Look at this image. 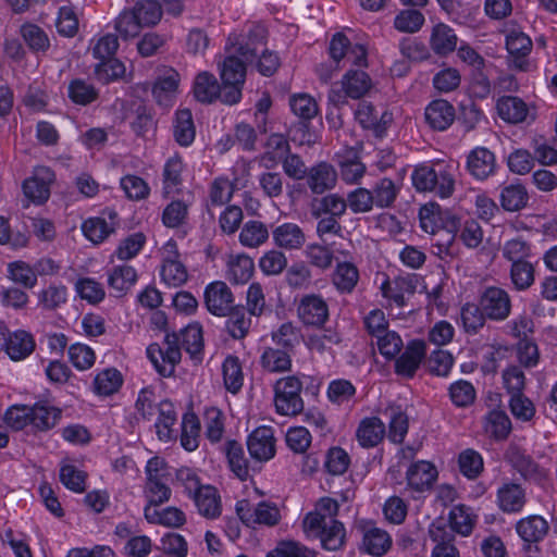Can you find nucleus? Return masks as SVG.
Listing matches in <instances>:
<instances>
[{
  "mask_svg": "<svg viewBox=\"0 0 557 557\" xmlns=\"http://www.w3.org/2000/svg\"><path fill=\"white\" fill-rule=\"evenodd\" d=\"M482 307L475 304H466L461 308L460 318L462 325L468 333H475L484 325L485 317Z\"/></svg>",
  "mask_w": 557,
  "mask_h": 557,
  "instance_id": "64",
  "label": "nucleus"
},
{
  "mask_svg": "<svg viewBox=\"0 0 557 557\" xmlns=\"http://www.w3.org/2000/svg\"><path fill=\"white\" fill-rule=\"evenodd\" d=\"M274 431L270 426H259L248 436L247 448L257 461H268L275 455Z\"/></svg>",
  "mask_w": 557,
  "mask_h": 557,
  "instance_id": "8",
  "label": "nucleus"
},
{
  "mask_svg": "<svg viewBox=\"0 0 557 557\" xmlns=\"http://www.w3.org/2000/svg\"><path fill=\"white\" fill-rule=\"evenodd\" d=\"M302 382L296 375L277 380L274 384V405L276 412L282 416H297L304 409L300 396Z\"/></svg>",
  "mask_w": 557,
  "mask_h": 557,
  "instance_id": "5",
  "label": "nucleus"
},
{
  "mask_svg": "<svg viewBox=\"0 0 557 557\" xmlns=\"http://www.w3.org/2000/svg\"><path fill=\"white\" fill-rule=\"evenodd\" d=\"M0 341H4L5 351L12 360L25 359L35 349L33 336L25 331H17L5 337L0 334Z\"/></svg>",
  "mask_w": 557,
  "mask_h": 557,
  "instance_id": "23",
  "label": "nucleus"
},
{
  "mask_svg": "<svg viewBox=\"0 0 557 557\" xmlns=\"http://www.w3.org/2000/svg\"><path fill=\"white\" fill-rule=\"evenodd\" d=\"M137 281V273L131 265L114 267L108 276V285L116 296L124 295Z\"/></svg>",
  "mask_w": 557,
  "mask_h": 557,
  "instance_id": "36",
  "label": "nucleus"
},
{
  "mask_svg": "<svg viewBox=\"0 0 557 557\" xmlns=\"http://www.w3.org/2000/svg\"><path fill=\"white\" fill-rule=\"evenodd\" d=\"M497 112L504 121L518 124L525 121L529 109L522 99L513 96H507L498 99Z\"/></svg>",
  "mask_w": 557,
  "mask_h": 557,
  "instance_id": "31",
  "label": "nucleus"
},
{
  "mask_svg": "<svg viewBox=\"0 0 557 557\" xmlns=\"http://www.w3.org/2000/svg\"><path fill=\"white\" fill-rule=\"evenodd\" d=\"M425 364L430 373L447 376L453 368L454 358L448 351L436 349L430 354Z\"/></svg>",
  "mask_w": 557,
  "mask_h": 557,
  "instance_id": "59",
  "label": "nucleus"
},
{
  "mask_svg": "<svg viewBox=\"0 0 557 557\" xmlns=\"http://www.w3.org/2000/svg\"><path fill=\"white\" fill-rule=\"evenodd\" d=\"M181 343L193 358H196L203 348L202 329L199 324H189L181 334H168L164 339V347L159 344H151L147 348V356L153 363L156 370L164 377L174 374L176 364L181 361Z\"/></svg>",
  "mask_w": 557,
  "mask_h": 557,
  "instance_id": "1",
  "label": "nucleus"
},
{
  "mask_svg": "<svg viewBox=\"0 0 557 557\" xmlns=\"http://www.w3.org/2000/svg\"><path fill=\"white\" fill-rule=\"evenodd\" d=\"M224 384L231 393H237L243 386V372L239 359L228 356L222 366Z\"/></svg>",
  "mask_w": 557,
  "mask_h": 557,
  "instance_id": "54",
  "label": "nucleus"
},
{
  "mask_svg": "<svg viewBox=\"0 0 557 557\" xmlns=\"http://www.w3.org/2000/svg\"><path fill=\"white\" fill-rule=\"evenodd\" d=\"M227 315L226 329L228 334L235 339L246 337L251 326L252 315L247 314L244 306H234Z\"/></svg>",
  "mask_w": 557,
  "mask_h": 557,
  "instance_id": "40",
  "label": "nucleus"
},
{
  "mask_svg": "<svg viewBox=\"0 0 557 557\" xmlns=\"http://www.w3.org/2000/svg\"><path fill=\"white\" fill-rule=\"evenodd\" d=\"M114 28L123 39L136 37L140 30L137 16L132 8L124 9L114 21Z\"/></svg>",
  "mask_w": 557,
  "mask_h": 557,
  "instance_id": "55",
  "label": "nucleus"
},
{
  "mask_svg": "<svg viewBox=\"0 0 557 557\" xmlns=\"http://www.w3.org/2000/svg\"><path fill=\"white\" fill-rule=\"evenodd\" d=\"M480 305L484 313L492 320H505L511 310L508 293L495 286L485 288L481 296Z\"/></svg>",
  "mask_w": 557,
  "mask_h": 557,
  "instance_id": "7",
  "label": "nucleus"
},
{
  "mask_svg": "<svg viewBox=\"0 0 557 557\" xmlns=\"http://www.w3.org/2000/svg\"><path fill=\"white\" fill-rule=\"evenodd\" d=\"M207 309L214 315L226 317L234 307L231 288L221 281L209 284L205 290Z\"/></svg>",
  "mask_w": 557,
  "mask_h": 557,
  "instance_id": "9",
  "label": "nucleus"
},
{
  "mask_svg": "<svg viewBox=\"0 0 557 557\" xmlns=\"http://www.w3.org/2000/svg\"><path fill=\"white\" fill-rule=\"evenodd\" d=\"M82 228L90 242L98 244L114 232L115 223L113 221L107 222L103 218H90L83 223Z\"/></svg>",
  "mask_w": 557,
  "mask_h": 557,
  "instance_id": "49",
  "label": "nucleus"
},
{
  "mask_svg": "<svg viewBox=\"0 0 557 557\" xmlns=\"http://www.w3.org/2000/svg\"><path fill=\"white\" fill-rule=\"evenodd\" d=\"M346 200L347 208L357 214L370 212L375 207L370 189L363 187L348 193Z\"/></svg>",
  "mask_w": 557,
  "mask_h": 557,
  "instance_id": "62",
  "label": "nucleus"
},
{
  "mask_svg": "<svg viewBox=\"0 0 557 557\" xmlns=\"http://www.w3.org/2000/svg\"><path fill=\"white\" fill-rule=\"evenodd\" d=\"M457 40L454 29L444 23H438L432 28L430 46L437 55L444 57L453 52Z\"/></svg>",
  "mask_w": 557,
  "mask_h": 557,
  "instance_id": "28",
  "label": "nucleus"
},
{
  "mask_svg": "<svg viewBox=\"0 0 557 557\" xmlns=\"http://www.w3.org/2000/svg\"><path fill=\"white\" fill-rule=\"evenodd\" d=\"M8 277L24 288H33L37 284V275L34 268L24 261L9 263Z\"/></svg>",
  "mask_w": 557,
  "mask_h": 557,
  "instance_id": "51",
  "label": "nucleus"
},
{
  "mask_svg": "<svg viewBox=\"0 0 557 557\" xmlns=\"http://www.w3.org/2000/svg\"><path fill=\"white\" fill-rule=\"evenodd\" d=\"M458 227L459 220L456 216H449L444 228L433 235L431 246L434 255L443 258L445 255L449 253V249L454 244Z\"/></svg>",
  "mask_w": 557,
  "mask_h": 557,
  "instance_id": "35",
  "label": "nucleus"
},
{
  "mask_svg": "<svg viewBox=\"0 0 557 557\" xmlns=\"http://www.w3.org/2000/svg\"><path fill=\"white\" fill-rule=\"evenodd\" d=\"M496 166L495 156L486 148L473 149L467 159V168L472 176L485 180L494 173Z\"/></svg>",
  "mask_w": 557,
  "mask_h": 557,
  "instance_id": "21",
  "label": "nucleus"
},
{
  "mask_svg": "<svg viewBox=\"0 0 557 557\" xmlns=\"http://www.w3.org/2000/svg\"><path fill=\"white\" fill-rule=\"evenodd\" d=\"M268 238V227L260 221H248L239 233L240 244L249 248L261 246Z\"/></svg>",
  "mask_w": 557,
  "mask_h": 557,
  "instance_id": "45",
  "label": "nucleus"
},
{
  "mask_svg": "<svg viewBox=\"0 0 557 557\" xmlns=\"http://www.w3.org/2000/svg\"><path fill=\"white\" fill-rule=\"evenodd\" d=\"M339 174L348 184L358 183L366 173V165L361 162L359 152L355 148H346L337 154Z\"/></svg>",
  "mask_w": 557,
  "mask_h": 557,
  "instance_id": "19",
  "label": "nucleus"
},
{
  "mask_svg": "<svg viewBox=\"0 0 557 557\" xmlns=\"http://www.w3.org/2000/svg\"><path fill=\"white\" fill-rule=\"evenodd\" d=\"M533 44L528 35L519 30H511L506 36V49L508 51V60L515 69L527 72L530 67L529 54L531 53Z\"/></svg>",
  "mask_w": 557,
  "mask_h": 557,
  "instance_id": "6",
  "label": "nucleus"
},
{
  "mask_svg": "<svg viewBox=\"0 0 557 557\" xmlns=\"http://www.w3.org/2000/svg\"><path fill=\"white\" fill-rule=\"evenodd\" d=\"M265 30L257 26L249 33V42L239 45L234 49L235 54L228 55L221 66L223 84L244 85L246 77V63L252 62L258 54V45L262 46Z\"/></svg>",
  "mask_w": 557,
  "mask_h": 557,
  "instance_id": "3",
  "label": "nucleus"
},
{
  "mask_svg": "<svg viewBox=\"0 0 557 557\" xmlns=\"http://www.w3.org/2000/svg\"><path fill=\"white\" fill-rule=\"evenodd\" d=\"M70 99L81 106H87L98 98L97 89L83 79H74L69 85Z\"/></svg>",
  "mask_w": 557,
  "mask_h": 557,
  "instance_id": "57",
  "label": "nucleus"
},
{
  "mask_svg": "<svg viewBox=\"0 0 557 557\" xmlns=\"http://www.w3.org/2000/svg\"><path fill=\"white\" fill-rule=\"evenodd\" d=\"M145 494L148 499V504L146 506L157 508V506L166 503L171 498L172 491L168 485V480L162 479L146 481Z\"/></svg>",
  "mask_w": 557,
  "mask_h": 557,
  "instance_id": "58",
  "label": "nucleus"
},
{
  "mask_svg": "<svg viewBox=\"0 0 557 557\" xmlns=\"http://www.w3.org/2000/svg\"><path fill=\"white\" fill-rule=\"evenodd\" d=\"M356 435L362 447H374L385 435V424L376 417L366 418L360 422Z\"/></svg>",
  "mask_w": 557,
  "mask_h": 557,
  "instance_id": "30",
  "label": "nucleus"
},
{
  "mask_svg": "<svg viewBox=\"0 0 557 557\" xmlns=\"http://www.w3.org/2000/svg\"><path fill=\"white\" fill-rule=\"evenodd\" d=\"M528 200V191L521 184H511L502 189L500 205L506 211H519L527 206Z\"/></svg>",
  "mask_w": 557,
  "mask_h": 557,
  "instance_id": "44",
  "label": "nucleus"
},
{
  "mask_svg": "<svg viewBox=\"0 0 557 557\" xmlns=\"http://www.w3.org/2000/svg\"><path fill=\"white\" fill-rule=\"evenodd\" d=\"M400 186H397L391 178L383 177L372 187L371 195L374 206L379 209L391 208L399 194Z\"/></svg>",
  "mask_w": 557,
  "mask_h": 557,
  "instance_id": "37",
  "label": "nucleus"
},
{
  "mask_svg": "<svg viewBox=\"0 0 557 557\" xmlns=\"http://www.w3.org/2000/svg\"><path fill=\"white\" fill-rule=\"evenodd\" d=\"M122 385V375L115 369H107L98 373L94 381V391L98 395L109 396Z\"/></svg>",
  "mask_w": 557,
  "mask_h": 557,
  "instance_id": "53",
  "label": "nucleus"
},
{
  "mask_svg": "<svg viewBox=\"0 0 557 557\" xmlns=\"http://www.w3.org/2000/svg\"><path fill=\"white\" fill-rule=\"evenodd\" d=\"M426 354V345L423 341H412L406 350L395 362L397 374L411 379L420 367L422 359Z\"/></svg>",
  "mask_w": 557,
  "mask_h": 557,
  "instance_id": "14",
  "label": "nucleus"
},
{
  "mask_svg": "<svg viewBox=\"0 0 557 557\" xmlns=\"http://www.w3.org/2000/svg\"><path fill=\"white\" fill-rule=\"evenodd\" d=\"M497 505L504 512H519L525 505V491L517 483L506 482L497 490Z\"/></svg>",
  "mask_w": 557,
  "mask_h": 557,
  "instance_id": "20",
  "label": "nucleus"
},
{
  "mask_svg": "<svg viewBox=\"0 0 557 557\" xmlns=\"http://www.w3.org/2000/svg\"><path fill=\"white\" fill-rule=\"evenodd\" d=\"M476 522V516L472 508L466 505H456L449 512V523L454 530L463 535H469Z\"/></svg>",
  "mask_w": 557,
  "mask_h": 557,
  "instance_id": "42",
  "label": "nucleus"
},
{
  "mask_svg": "<svg viewBox=\"0 0 557 557\" xmlns=\"http://www.w3.org/2000/svg\"><path fill=\"white\" fill-rule=\"evenodd\" d=\"M343 90L352 99L363 97L372 87V81L362 70H349L342 79Z\"/></svg>",
  "mask_w": 557,
  "mask_h": 557,
  "instance_id": "32",
  "label": "nucleus"
},
{
  "mask_svg": "<svg viewBox=\"0 0 557 557\" xmlns=\"http://www.w3.org/2000/svg\"><path fill=\"white\" fill-rule=\"evenodd\" d=\"M200 422L195 413H186L182 422V446L188 450H195L199 445Z\"/></svg>",
  "mask_w": 557,
  "mask_h": 557,
  "instance_id": "52",
  "label": "nucleus"
},
{
  "mask_svg": "<svg viewBox=\"0 0 557 557\" xmlns=\"http://www.w3.org/2000/svg\"><path fill=\"white\" fill-rule=\"evenodd\" d=\"M226 456L231 470L242 481L249 475L247 459L243 446L236 441H230L226 444Z\"/></svg>",
  "mask_w": 557,
  "mask_h": 557,
  "instance_id": "50",
  "label": "nucleus"
},
{
  "mask_svg": "<svg viewBox=\"0 0 557 557\" xmlns=\"http://www.w3.org/2000/svg\"><path fill=\"white\" fill-rule=\"evenodd\" d=\"M159 418L156 422L157 434L161 441L172 438V426L176 422V411L172 403L164 400L158 407Z\"/></svg>",
  "mask_w": 557,
  "mask_h": 557,
  "instance_id": "48",
  "label": "nucleus"
},
{
  "mask_svg": "<svg viewBox=\"0 0 557 557\" xmlns=\"http://www.w3.org/2000/svg\"><path fill=\"white\" fill-rule=\"evenodd\" d=\"M359 281V271L350 262H341L333 274V283L341 293H351Z\"/></svg>",
  "mask_w": 557,
  "mask_h": 557,
  "instance_id": "43",
  "label": "nucleus"
},
{
  "mask_svg": "<svg viewBox=\"0 0 557 557\" xmlns=\"http://www.w3.org/2000/svg\"><path fill=\"white\" fill-rule=\"evenodd\" d=\"M20 34L27 47L36 53H46L50 48V40L46 32L36 24L26 23L21 26Z\"/></svg>",
  "mask_w": 557,
  "mask_h": 557,
  "instance_id": "41",
  "label": "nucleus"
},
{
  "mask_svg": "<svg viewBox=\"0 0 557 557\" xmlns=\"http://www.w3.org/2000/svg\"><path fill=\"white\" fill-rule=\"evenodd\" d=\"M449 397L455 406L468 407L475 399V389L470 382L459 380L449 386Z\"/></svg>",
  "mask_w": 557,
  "mask_h": 557,
  "instance_id": "61",
  "label": "nucleus"
},
{
  "mask_svg": "<svg viewBox=\"0 0 557 557\" xmlns=\"http://www.w3.org/2000/svg\"><path fill=\"white\" fill-rule=\"evenodd\" d=\"M30 424L39 431H47L53 428L61 418V410L47 405H35L30 407Z\"/></svg>",
  "mask_w": 557,
  "mask_h": 557,
  "instance_id": "46",
  "label": "nucleus"
},
{
  "mask_svg": "<svg viewBox=\"0 0 557 557\" xmlns=\"http://www.w3.org/2000/svg\"><path fill=\"white\" fill-rule=\"evenodd\" d=\"M198 512L207 519H216L222 513V502L219 491L206 485L193 496Z\"/></svg>",
  "mask_w": 557,
  "mask_h": 557,
  "instance_id": "22",
  "label": "nucleus"
},
{
  "mask_svg": "<svg viewBox=\"0 0 557 557\" xmlns=\"http://www.w3.org/2000/svg\"><path fill=\"white\" fill-rule=\"evenodd\" d=\"M426 123L435 131L447 129L456 117V111L451 103L444 99L432 101L424 112Z\"/></svg>",
  "mask_w": 557,
  "mask_h": 557,
  "instance_id": "17",
  "label": "nucleus"
},
{
  "mask_svg": "<svg viewBox=\"0 0 557 557\" xmlns=\"http://www.w3.org/2000/svg\"><path fill=\"white\" fill-rule=\"evenodd\" d=\"M297 313L304 324L320 327L329 319V306L321 296L306 295L299 301Z\"/></svg>",
  "mask_w": 557,
  "mask_h": 557,
  "instance_id": "11",
  "label": "nucleus"
},
{
  "mask_svg": "<svg viewBox=\"0 0 557 557\" xmlns=\"http://www.w3.org/2000/svg\"><path fill=\"white\" fill-rule=\"evenodd\" d=\"M423 23L424 16L417 10H404L394 20L395 28L404 33H416L422 27Z\"/></svg>",
  "mask_w": 557,
  "mask_h": 557,
  "instance_id": "63",
  "label": "nucleus"
},
{
  "mask_svg": "<svg viewBox=\"0 0 557 557\" xmlns=\"http://www.w3.org/2000/svg\"><path fill=\"white\" fill-rule=\"evenodd\" d=\"M411 180L418 191H434L441 198L450 197L455 189L453 166L445 163L417 166Z\"/></svg>",
  "mask_w": 557,
  "mask_h": 557,
  "instance_id": "4",
  "label": "nucleus"
},
{
  "mask_svg": "<svg viewBox=\"0 0 557 557\" xmlns=\"http://www.w3.org/2000/svg\"><path fill=\"white\" fill-rule=\"evenodd\" d=\"M347 211V200L338 194H327L319 199H314L311 205V214L315 219L322 215L342 218Z\"/></svg>",
  "mask_w": 557,
  "mask_h": 557,
  "instance_id": "24",
  "label": "nucleus"
},
{
  "mask_svg": "<svg viewBox=\"0 0 557 557\" xmlns=\"http://www.w3.org/2000/svg\"><path fill=\"white\" fill-rule=\"evenodd\" d=\"M220 94V84L213 74L208 72L199 73L194 83V95L203 103H211Z\"/></svg>",
  "mask_w": 557,
  "mask_h": 557,
  "instance_id": "39",
  "label": "nucleus"
},
{
  "mask_svg": "<svg viewBox=\"0 0 557 557\" xmlns=\"http://www.w3.org/2000/svg\"><path fill=\"white\" fill-rule=\"evenodd\" d=\"M181 76L174 69H165L152 86V95L159 106L172 107L177 94Z\"/></svg>",
  "mask_w": 557,
  "mask_h": 557,
  "instance_id": "13",
  "label": "nucleus"
},
{
  "mask_svg": "<svg viewBox=\"0 0 557 557\" xmlns=\"http://www.w3.org/2000/svg\"><path fill=\"white\" fill-rule=\"evenodd\" d=\"M509 460L515 469L527 480L542 482L546 479V471L541 468L529 455L513 448L509 453Z\"/></svg>",
  "mask_w": 557,
  "mask_h": 557,
  "instance_id": "26",
  "label": "nucleus"
},
{
  "mask_svg": "<svg viewBox=\"0 0 557 557\" xmlns=\"http://www.w3.org/2000/svg\"><path fill=\"white\" fill-rule=\"evenodd\" d=\"M436 478V468L424 460L412 463L406 472L407 485L416 492L430 490Z\"/></svg>",
  "mask_w": 557,
  "mask_h": 557,
  "instance_id": "15",
  "label": "nucleus"
},
{
  "mask_svg": "<svg viewBox=\"0 0 557 557\" xmlns=\"http://www.w3.org/2000/svg\"><path fill=\"white\" fill-rule=\"evenodd\" d=\"M144 516L149 523L168 528H180L186 522L185 513L177 507L157 509L152 506H146Z\"/></svg>",
  "mask_w": 557,
  "mask_h": 557,
  "instance_id": "25",
  "label": "nucleus"
},
{
  "mask_svg": "<svg viewBox=\"0 0 557 557\" xmlns=\"http://www.w3.org/2000/svg\"><path fill=\"white\" fill-rule=\"evenodd\" d=\"M253 269V261L248 256L238 255L231 257L227 262L226 277L234 284H244L251 277Z\"/></svg>",
  "mask_w": 557,
  "mask_h": 557,
  "instance_id": "38",
  "label": "nucleus"
},
{
  "mask_svg": "<svg viewBox=\"0 0 557 557\" xmlns=\"http://www.w3.org/2000/svg\"><path fill=\"white\" fill-rule=\"evenodd\" d=\"M293 113L302 120H311L318 114V104L308 94L294 95L289 99Z\"/></svg>",
  "mask_w": 557,
  "mask_h": 557,
  "instance_id": "60",
  "label": "nucleus"
},
{
  "mask_svg": "<svg viewBox=\"0 0 557 557\" xmlns=\"http://www.w3.org/2000/svg\"><path fill=\"white\" fill-rule=\"evenodd\" d=\"M261 367L271 373L287 372L292 369L288 349L268 347L260 357Z\"/></svg>",
  "mask_w": 557,
  "mask_h": 557,
  "instance_id": "34",
  "label": "nucleus"
},
{
  "mask_svg": "<svg viewBox=\"0 0 557 557\" xmlns=\"http://www.w3.org/2000/svg\"><path fill=\"white\" fill-rule=\"evenodd\" d=\"M548 523L541 516H529L521 519L516 530L520 537L528 544L542 541L548 532Z\"/></svg>",
  "mask_w": 557,
  "mask_h": 557,
  "instance_id": "29",
  "label": "nucleus"
},
{
  "mask_svg": "<svg viewBox=\"0 0 557 557\" xmlns=\"http://www.w3.org/2000/svg\"><path fill=\"white\" fill-rule=\"evenodd\" d=\"M173 136L175 141L182 147H188L193 144L196 136V127L190 110L181 109L176 111L173 121Z\"/></svg>",
  "mask_w": 557,
  "mask_h": 557,
  "instance_id": "27",
  "label": "nucleus"
},
{
  "mask_svg": "<svg viewBox=\"0 0 557 557\" xmlns=\"http://www.w3.org/2000/svg\"><path fill=\"white\" fill-rule=\"evenodd\" d=\"M54 181V173L47 166L35 169L32 177L23 183L24 195L36 203H44L50 196V185Z\"/></svg>",
  "mask_w": 557,
  "mask_h": 557,
  "instance_id": "10",
  "label": "nucleus"
},
{
  "mask_svg": "<svg viewBox=\"0 0 557 557\" xmlns=\"http://www.w3.org/2000/svg\"><path fill=\"white\" fill-rule=\"evenodd\" d=\"M141 27L157 25L162 17V8L156 0H141L132 8Z\"/></svg>",
  "mask_w": 557,
  "mask_h": 557,
  "instance_id": "47",
  "label": "nucleus"
},
{
  "mask_svg": "<svg viewBox=\"0 0 557 557\" xmlns=\"http://www.w3.org/2000/svg\"><path fill=\"white\" fill-rule=\"evenodd\" d=\"M338 509L335 499L323 497L302 520V530L307 537L318 539L327 550H337L345 543L344 524L336 520Z\"/></svg>",
  "mask_w": 557,
  "mask_h": 557,
  "instance_id": "2",
  "label": "nucleus"
},
{
  "mask_svg": "<svg viewBox=\"0 0 557 557\" xmlns=\"http://www.w3.org/2000/svg\"><path fill=\"white\" fill-rule=\"evenodd\" d=\"M274 243L284 249H298L305 242L302 230L294 223H284L273 231Z\"/></svg>",
  "mask_w": 557,
  "mask_h": 557,
  "instance_id": "33",
  "label": "nucleus"
},
{
  "mask_svg": "<svg viewBox=\"0 0 557 557\" xmlns=\"http://www.w3.org/2000/svg\"><path fill=\"white\" fill-rule=\"evenodd\" d=\"M289 152L287 138L283 134L274 133L268 137L259 162L264 169H274Z\"/></svg>",
  "mask_w": 557,
  "mask_h": 557,
  "instance_id": "18",
  "label": "nucleus"
},
{
  "mask_svg": "<svg viewBox=\"0 0 557 557\" xmlns=\"http://www.w3.org/2000/svg\"><path fill=\"white\" fill-rule=\"evenodd\" d=\"M306 177L308 187L317 195L333 189L337 182L336 171L326 162H320L310 168Z\"/></svg>",
  "mask_w": 557,
  "mask_h": 557,
  "instance_id": "16",
  "label": "nucleus"
},
{
  "mask_svg": "<svg viewBox=\"0 0 557 557\" xmlns=\"http://www.w3.org/2000/svg\"><path fill=\"white\" fill-rule=\"evenodd\" d=\"M510 280L515 288L525 290L534 283V268L529 261L516 262L510 268Z\"/></svg>",
  "mask_w": 557,
  "mask_h": 557,
  "instance_id": "56",
  "label": "nucleus"
},
{
  "mask_svg": "<svg viewBox=\"0 0 557 557\" xmlns=\"http://www.w3.org/2000/svg\"><path fill=\"white\" fill-rule=\"evenodd\" d=\"M362 534L361 549L375 557L385 555L392 546L389 534L373 523L364 522L359 525Z\"/></svg>",
  "mask_w": 557,
  "mask_h": 557,
  "instance_id": "12",
  "label": "nucleus"
}]
</instances>
